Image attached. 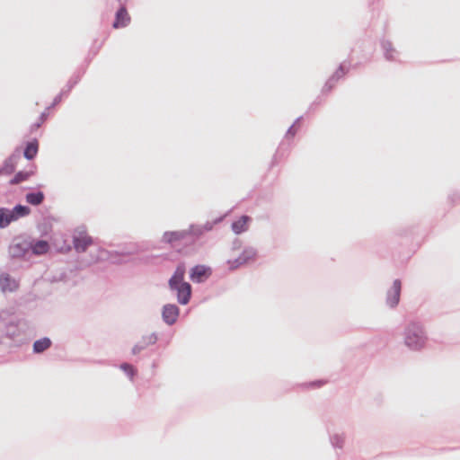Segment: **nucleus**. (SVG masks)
<instances>
[{"label": "nucleus", "mask_w": 460, "mask_h": 460, "mask_svg": "<svg viewBox=\"0 0 460 460\" xmlns=\"http://www.w3.org/2000/svg\"><path fill=\"white\" fill-rule=\"evenodd\" d=\"M381 47L384 52V56L385 59L389 61H394L396 60V57L398 55L397 50L394 48L391 41L383 40L381 41Z\"/></svg>", "instance_id": "11"}, {"label": "nucleus", "mask_w": 460, "mask_h": 460, "mask_svg": "<svg viewBox=\"0 0 460 460\" xmlns=\"http://www.w3.org/2000/svg\"><path fill=\"white\" fill-rule=\"evenodd\" d=\"M51 345V341L48 338H43L36 341L33 344V350L36 353H40L49 349Z\"/></svg>", "instance_id": "16"}, {"label": "nucleus", "mask_w": 460, "mask_h": 460, "mask_svg": "<svg viewBox=\"0 0 460 460\" xmlns=\"http://www.w3.org/2000/svg\"><path fill=\"white\" fill-rule=\"evenodd\" d=\"M63 95L66 96L67 93L65 92V89H63L61 91V93L59 94H58L55 98H54V101H53V103L50 107H49L48 109H50L52 106H55L57 105L58 103H59L62 100V97Z\"/></svg>", "instance_id": "25"}, {"label": "nucleus", "mask_w": 460, "mask_h": 460, "mask_svg": "<svg viewBox=\"0 0 460 460\" xmlns=\"http://www.w3.org/2000/svg\"><path fill=\"white\" fill-rule=\"evenodd\" d=\"M184 275L185 266L180 264L169 280L170 288L177 292L178 302L181 305H187L191 296V287L184 281Z\"/></svg>", "instance_id": "1"}, {"label": "nucleus", "mask_w": 460, "mask_h": 460, "mask_svg": "<svg viewBox=\"0 0 460 460\" xmlns=\"http://www.w3.org/2000/svg\"><path fill=\"white\" fill-rule=\"evenodd\" d=\"M256 257V252L253 249L249 248L245 249L242 254L237 259H229L227 263L229 269L234 270L238 268L239 266L249 262L250 261H253Z\"/></svg>", "instance_id": "4"}, {"label": "nucleus", "mask_w": 460, "mask_h": 460, "mask_svg": "<svg viewBox=\"0 0 460 460\" xmlns=\"http://www.w3.org/2000/svg\"><path fill=\"white\" fill-rule=\"evenodd\" d=\"M80 80L79 75H74L70 78V80L67 83L66 89H65V92L68 94L71 89L78 83Z\"/></svg>", "instance_id": "22"}, {"label": "nucleus", "mask_w": 460, "mask_h": 460, "mask_svg": "<svg viewBox=\"0 0 460 460\" xmlns=\"http://www.w3.org/2000/svg\"><path fill=\"white\" fill-rule=\"evenodd\" d=\"M38 152V146H27L24 151V156L28 159L33 158Z\"/></svg>", "instance_id": "21"}, {"label": "nucleus", "mask_w": 460, "mask_h": 460, "mask_svg": "<svg viewBox=\"0 0 460 460\" xmlns=\"http://www.w3.org/2000/svg\"><path fill=\"white\" fill-rule=\"evenodd\" d=\"M16 220V216H13V210L7 208H0V227H6L11 222Z\"/></svg>", "instance_id": "13"}, {"label": "nucleus", "mask_w": 460, "mask_h": 460, "mask_svg": "<svg viewBox=\"0 0 460 460\" xmlns=\"http://www.w3.org/2000/svg\"><path fill=\"white\" fill-rule=\"evenodd\" d=\"M138 351H139V349H137V347H135V348L133 349V353H134V354H137Z\"/></svg>", "instance_id": "29"}, {"label": "nucleus", "mask_w": 460, "mask_h": 460, "mask_svg": "<svg viewBox=\"0 0 460 460\" xmlns=\"http://www.w3.org/2000/svg\"><path fill=\"white\" fill-rule=\"evenodd\" d=\"M402 283L399 279H395L393 286L387 293V303L391 307H394L400 301Z\"/></svg>", "instance_id": "7"}, {"label": "nucleus", "mask_w": 460, "mask_h": 460, "mask_svg": "<svg viewBox=\"0 0 460 460\" xmlns=\"http://www.w3.org/2000/svg\"><path fill=\"white\" fill-rule=\"evenodd\" d=\"M13 216H16V220H17L19 217H25V216L29 215L31 210L28 207L17 205L13 209Z\"/></svg>", "instance_id": "19"}, {"label": "nucleus", "mask_w": 460, "mask_h": 460, "mask_svg": "<svg viewBox=\"0 0 460 460\" xmlns=\"http://www.w3.org/2000/svg\"><path fill=\"white\" fill-rule=\"evenodd\" d=\"M24 144H28V145H31V144H38V141L36 139H33V140H31V141H27L25 142Z\"/></svg>", "instance_id": "28"}, {"label": "nucleus", "mask_w": 460, "mask_h": 460, "mask_svg": "<svg viewBox=\"0 0 460 460\" xmlns=\"http://www.w3.org/2000/svg\"><path fill=\"white\" fill-rule=\"evenodd\" d=\"M119 5H125L126 6V4L128 2V0H118Z\"/></svg>", "instance_id": "27"}, {"label": "nucleus", "mask_w": 460, "mask_h": 460, "mask_svg": "<svg viewBox=\"0 0 460 460\" xmlns=\"http://www.w3.org/2000/svg\"><path fill=\"white\" fill-rule=\"evenodd\" d=\"M73 243L75 251L78 252H85L86 249L93 244V239L86 233L81 232L74 236Z\"/></svg>", "instance_id": "6"}, {"label": "nucleus", "mask_w": 460, "mask_h": 460, "mask_svg": "<svg viewBox=\"0 0 460 460\" xmlns=\"http://www.w3.org/2000/svg\"><path fill=\"white\" fill-rule=\"evenodd\" d=\"M130 22V17L127 12L125 5H119V8L116 12L115 21L113 22L114 28L126 27Z\"/></svg>", "instance_id": "8"}, {"label": "nucleus", "mask_w": 460, "mask_h": 460, "mask_svg": "<svg viewBox=\"0 0 460 460\" xmlns=\"http://www.w3.org/2000/svg\"><path fill=\"white\" fill-rule=\"evenodd\" d=\"M348 71V68L343 65H340L337 71L333 74L332 77L328 79V81L325 83L324 86L323 87V93H328L330 92L335 85V83L341 78Z\"/></svg>", "instance_id": "9"}, {"label": "nucleus", "mask_w": 460, "mask_h": 460, "mask_svg": "<svg viewBox=\"0 0 460 460\" xmlns=\"http://www.w3.org/2000/svg\"><path fill=\"white\" fill-rule=\"evenodd\" d=\"M0 287L4 292H13L17 289L18 283L15 279H11L8 275H2L0 277Z\"/></svg>", "instance_id": "12"}, {"label": "nucleus", "mask_w": 460, "mask_h": 460, "mask_svg": "<svg viewBox=\"0 0 460 460\" xmlns=\"http://www.w3.org/2000/svg\"><path fill=\"white\" fill-rule=\"evenodd\" d=\"M427 336L424 329L418 323H411L405 330L404 344L411 349L419 350L424 348Z\"/></svg>", "instance_id": "2"}, {"label": "nucleus", "mask_w": 460, "mask_h": 460, "mask_svg": "<svg viewBox=\"0 0 460 460\" xmlns=\"http://www.w3.org/2000/svg\"><path fill=\"white\" fill-rule=\"evenodd\" d=\"M100 253H101V255L102 256V255H104L105 252H104V251H102V250H101V251H100Z\"/></svg>", "instance_id": "30"}, {"label": "nucleus", "mask_w": 460, "mask_h": 460, "mask_svg": "<svg viewBox=\"0 0 460 460\" xmlns=\"http://www.w3.org/2000/svg\"><path fill=\"white\" fill-rule=\"evenodd\" d=\"M249 222V217L242 216L238 220L232 224V229L235 234H241L247 230Z\"/></svg>", "instance_id": "14"}, {"label": "nucleus", "mask_w": 460, "mask_h": 460, "mask_svg": "<svg viewBox=\"0 0 460 460\" xmlns=\"http://www.w3.org/2000/svg\"><path fill=\"white\" fill-rule=\"evenodd\" d=\"M190 234V231L186 230L165 232L163 235V240L172 245H177L189 239Z\"/></svg>", "instance_id": "3"}, {"label": "nucleus", "mask_w": 460, "mask_h": 460, "mask_svg": "<svg viewBox=\"0 0 460 460\" xmlns=\"http://www.w3.org/2000/svg\"><path fill=\"white\" fill-rule=\"evenodd\" d=\"M300 119H301V118H298L296 120V122L287 131L286 137L288 138V140L289 139V137L294 136L296 134L295 128H296V125L300 121Z\"/></svg>", "instance_id": "24"}, {"label": "nucleus", "mask_w": 460, "mask_h": 460, "mask_svg": "<svg viewBox=\"0 0 460 460\" xmlns=\"http://www.w3.org/2000/svg\"><path fill=\"white\" fill-rule=\"evenodd\" d=\"M14 156L11 157L0 170V173H12L14 171Z\"/></svg>", "instance_id": "20"}, {"label": "nucleus", "mask_w": 460, "mask_h": 460, "mask_svg": "<svg viewBox=\"0 0 460 460\" xmlns=\"http://www.w3.org/2000/svg\"><path fill=\"white\" fill-rule=\"evenodd\" d=\"M48 114H47V111H44L40 114V122H37L34 127L36 128H39L40 126V123H42L45 119L47 118Z\"/></svg>", "instance_id": "26"}, {"label": "nucleus", "mask_w": 460, "mask_h": 460, "mask_svg": "<svg viewBox=\"0 0 460 460\" xmlns=\"http://www.w3.org/2000/svg\"><path fill=\"white\" fill-rule=\"evenodd\" d=\"M211 275V269L205 265L193 267L190 273V279L193 282L200 283L205 281Z\"/></svg>", "instance_id": "5"}, {"label": "nucleus", "mask_w": 460, "mask_h": 460, "mask_svg": "<svg viewBox=\"0 0 460 460\" xmlns=\"http://www.w3.org/2000/svg\"><path fill=\"white\" fill-rule=\"evenodd\" d=\"M179 316V308L175 305H166L164 306L163 318L168 324H172L176 322Z\"/></svg>", "instance_id": "10"}, {"label": "nucleus", "mask_w": 460, "mask_h": 460, "mask_svg": "<svg viewBox=\"0 0 460 460\" xmlns=\"http://www.w3.org/2000/svg\"><path fill=\"white\" fill-rule=\"evenodd\" d=\"M31 249L34 254L42 255L49 252V245L46 241H38L32 245Z\"/></svg>", "instance_id": "15"}, {"label": "nucleus", "mask_w": 460, "mask_h": 460, "mask_svg": "<svg viewBox=\"0 0 460 460\" xmlns=\"http://www.w3.org/2000/svg\"><path fill=\"white\" fill-rule=\"evenodd\" d=\"M34 174L33 170L19 172L15 174V176L10 181L11 184H18L22 181L28 180L31 175Z\"/></svg>", "instance_id": "17"}, {"label": "nucleus", "mask_w": 460, "mask_h": 460, "mask_svg": "<svg viewBox=\"0 0 460 460\" xmlns=\"http://www.w3.org/2000/svg\"><path fill=\"white\" fill-rule=\"evenodd\" d=\"M44 194L42 192L28 193L26 195V201L31 205L37 206L42 203Z\"/></svg>", "instance_id": "18"}, {"label": "nucleus", "mask_w": 460, "mask_h": 460, "mask_svg": "<svg viewBox=\"0 0 460 460\" xmlns=\"http://www.w3.org/2000/svg\"><path fill=\"white\" fill-rule=\"evenodd\" d=\"M121 369L124 370L131 378L133 377L134 374H135V369L133 367V366L129 365V364H122L121 365Z\"/></svg>", "instance_id": "23"}]
</instances>
